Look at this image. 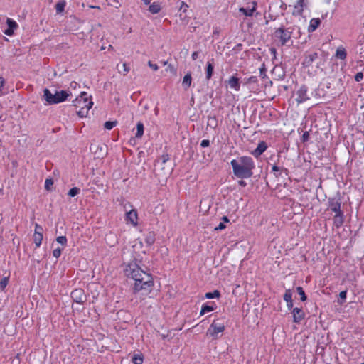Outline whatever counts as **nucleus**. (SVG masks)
<instances>
[{
  "label": "nucleus",
  "instance_id": "1",
  "mask_svg": "<svg viewBox=\"0 0 364 364\" xmlns=\"http://www.w3.org/2000/svg\"><path fill=\"white\" fill-rule=\"evenodd\" d=\"M125 273L135 281L133 287L135 294L145 295L151 291L154 285L152 277L142 270L136 263H130L126 268Z\"/></svg>",
  "mask_w": 364,
  "mask_h": 364
},
{
  "label": "nucleus",
  "instance_id": "2",
  "mask_svg": "<svg viewBox=\"0 0 364 364\" xmlns=\"http://www.w3.org/2000/svg\"><path fill=\"white\" fill-rule=\"evenodd\" d=\"M173 171L172 164L168 154L162 155L155 164L154 172L159 180L166 181Z\"/></svg>",
  "mask_w": 364,
  "mask_h": 364
},
{
  "label": "nucleus",
  "instance_id": "3",
  "mask_svg": "<svg viewBox=\"0 0 364 364\" xmlns=\"http://www.w3.org/2000/svg\"><path fill=\"white\" fill-rule=\"evenodd\" d=\"M93 102L91 97H87L85 92L80 93V95L73 101V105L80 109L77 112L80 117H85L88 114V110L92 107Z\"/></svg>",
  "mask_w": 364,
  "mask_h": 364
},
{
  "label": "nucleus",
  "instance_id": "4",
  "mask_svg": "<svg viewBox=\"0 0 364 364\" xmlns=\"http://www.w3.org/2000/svg\"><path fill=\"white\" fill-rule=\"evenodd\" d=\"M70 95L65 90L55 91L53 94L48 89L43 90V97L49 105L58 104L65 101Z\"/></svg>",
  "mask_w": 364,
  "mask_h": 364
},
{
  "label": "nucleus",
  "instance_id": "5",
  "mask_svg": "<svg viewBox=\"0 0 364 364\" xmlns=\"http://www.w3.org/2000/svg\"><path fill=\"white\" fill-rule=\"evenodd\" d=\"M318 95H319L318 92H316L315 94L314 92H308L305 87H301L296 92V101L299 104L307 100H311L312 103L318 104Z\"/></svg>",
  "mask_w": 364,
  "mask_h": 364
},
{
  "label": "nucleus",
  "instance_id": "6",
  "mask_svg": "<svg viewBox=\"0 0 364 364\" xmlns=\"http://www.w3.org/2000/svg\"><path fill=\"white\" fill-rule=\"evenodd\" d=\"M234 175L237 178H247L252 176V171L249 170L247 167H243L239 164V162L233 159L231 161Z\"/></svg>",
  "mask_w": 364,
  "mask_h": 364
},
{
  "label": "nucleus",
  "instance_id": "7",
  "mask_svg": "<svg viewBox=\"0 0 364 364\" xmlns=\"http://www.w3.org/2000/svg\"><path fill=\"white\" fill-rule=\"evenodd\" d=\"M225 329V323L223 319L218 318L213 321L208 329V333L212 336H216L218 333H221Z\"/></svg>",
  "mask_w": 364,
  "mask_h": 364
},
{
  "label": "nucleus",
  "instance_id": "8",
  "mask_svg": "<svg viewBox=\"0 0 364 364\" xmlns=\"http://www.w3.org/2000/svg\"><path fill=\"white\" fill-rule=\"evenodd\" d=\"M90 150L97 159H102L107 154V146L105 144H92Z\"/></svg>",
  "mask_w": 364,
  "mask_h": 364
},
{
  "label": "nucleus",
  "instance_id": "9",
  "mask_svg": "<svg viewBox=\"0 0 364 364\" xmlns=\"http://www.w3.org/2000/svg\"><path fill=\"white\" fill-rule=\"evenodd\" d=\"M73 300L79 304H82L86 301V295L82 289H76L71 293Z\"/></svg>",
  "mask_w": 364,
  "mask_h": 364
},
{
  "label": "nucleus",
  "instance_id": "10",
  "mask_svg": "<svg viewBox=\"0 0 364 364\" xmlns=\"http://www.w3.org/2000/svg\"><path fill=\"white\" fill-rule=\"evenodd\" d=\"M132 249L136 257H141L146 253V249L141 240H136L132 245Z\"/></svg>",
  "mask_w": 364,
  "mask_h": 364
},
{
  "label": "nucleus",
  "instance_id": "11",
  "mask_svg": "<svg viewBox=\"0 0 364 364\" xmlns=\"http://www.w3.org/2000/svg\"><path fill=\"white\" fill-rule=\"evenodd\" d=\"M275 34L280 39L282 45L285 44L291 38V33L282 28H278Z\"/></svg>",
  "mask_w": 364,
  "mask_h": 364
},
{
  "label": "nucleus",
  "instance_id": "12",
  "mask_svg": "<svg viewBox=\"0 0 364 364\" xmlns=\"http://www.w3.org/2000/svg\"><path fill=\"white\" fill-rule=\"evenodd\" d=\"M105 240L106 243L110 247L115 246L118 242L117 235L112 232L106 234Z\"/></svg>",
  "mask_w": 364,
  "mask_h": 364
},
{
  "label": "nucleus",
  "instance_id": "13",
  "mask_svg": "<svg viewBox=\"0 0 364 364\" xmlns=\"http://www.w3.org/2000/svg\"><path fill=\"white\" fill-rule=\"evenodd\" d=\"M294 322L299 323L304 318V312L301 309L294 308L292 311Z\"/></svg>",
  "mask_w": 364,
  "mask_h": 364
},
{
  "label": "nucleus",
  "instance_id": "14",
  "mask_svg": "<svg viewBox=\"0 0 364 364\" xmlns=\"http://www.w3.org/2000/svg\"><path fill=\"white\" fill-rule=\"evenodd\" d=\"M239 164L243 167H247L249 170L252 171L254 168L253 162L251 158L250 157H242L238 161Z\"/></svg>",
  "mask_w": 364,
  "mask_h": 364
},
{
  "label": "nucleus",
  "instance_id": "15",
  "mask_svg": "<svg viewBox=\"0 0 364 364\" xmlns=\"http://www.w3.org/2000/svg\"><path fill=\"white\" fill-rule=\"evenodd\" d=\"M126 218L127 221H129L133 225H137V213L135 210H132L126 213Z\"/></svg>",
  "mask_w": 364,
  "mask_h": 364
},
{
  "label": "nucleus",
  "instance_id": "16",
  "mask_svg": "<svg viewBox=\"0 0 364 364\" xmlns=\"http://www.w3.org/2000/svg\"><path fill=\"white\" fill-rule=\"evenodd\" d=\"M267 148V146L264 141H261L259 143L256 149L253 151V154L255 156H260Z\"/></svg>",
  "mask_w": 364,
  "mask_h": 364
},
{
  "label": "nucleus",
  "instance_id": "17",
  "mask_svg": "<svg viewBox=\"0 0 364 364\" xmlns=\"http://www.w3.org/2000/svg\"><path fill=\"white\" fill-rule=\"evenodd\" d=\"M329 208L336 214H341V203L338 201H331L329 204Z\"/></svg>",
  "mask_w": 364,
  "mask_h": 364
},
{
  "label": "nucleus",
  "instance_id": "18",
  "mask_svg": "<svg viewBox=\"0 0 364 364\" xmlns=\"http://www.w3.org/2000/svg\"><path fill=\"white\" fill-rule=\"evenodd\" d=\"M229 85L235 90H240L239 79L235 76L231 77L228 80Z\"/></svg>",
  "mask_w": 364,
  "mask_h": 364
},
{
  "label": "nucleus",
  "instance_id": "19",
  "mask_svg": "<svg viewBox=\"0 0 364 364\" xmlns=\"http://www.w3.org/2000/svg\"><path fill=\"white\" fill-rule=\"evenodd\" d=\"M304 0H299L297 4L294 6V14L301 15L304 11Z\"/></svg>",
  "mask_w": 364,
  "mask_h": 364
},
{
  "label": "nucleus",
  "instance_id": "20",
  "mask_svg": "<svg viewBox=\"0 0 364 364\" xmlns=\"http://www.w3.org/2000/svg\"><path fill=\"white\" fill-rule=\"evenodd\" d=\"M321 21L319 18H313L311 20L310 25L309 26L308 31L309 32L314 31L320 25Z\"/></svg>",
  "mask_w": 364,
  "mask_h": 364
},
{
  "label": "nucleus",
  "instance_id": "21",
  "mask_svg": "<svg viewBox=\"0 0 364 364\" xmlns=\"http://www.w3.org/2000/svg\"><path fill=\"white\" fill-rule=\"evenodd\" d=\"M145 242L146 244V247H150L151 245L154 243L155 235L154 234V232H150L146 235Z\"/></svg>",
  "mask_w": 364,
  "mask_h": 364
},
{
  "label": "nucleus",
  "instance_id": "22",
  "mask_svg": "<svg viewBox=\"0 0 364 364\" xmlns=\"http://www.w3.org/2000/svg\"><path fill=\"white\" fill-rule=\"evenodd\" d=\"M317 58V53H312L306 56L304 60V65L305 66H309L311 65L313 61Z\"/></svg>",
  "mask_w": 364,
  "mask_h": 364
},
{
  "label": "nucleus",
  "instance_id": "23",
  "mask_svg": "<svg viewBox=\"0 0 364 364\" xmlns=\"http://www.w3.org/2000/svg\"><path fill=\"white\" fill-rule=\"evenodd\" d=\"M191 82H192V77H191V73L186 74L183 77V82H182V84L184 86L186 90L188 89L191 86Z\"/></svg>",
  "mask_w": 364,
  "mask_h": 364
},
{
  "label": "nucleus",
  "instance_id": "24",
  "mask_svg": "<svg viewBox=\"0 0 364 364\" xmlns=\"http://www.w3.org/2000/svg\"><path fill=\"white\" fill-rule=\"evenodd\" d=\"M43 240V233L40 232H34L33 234V241L36 244V247H39L41 244Z\"/></svg>",
  "mask_w": 364,
  "mask_h": 364
},
{
  "label": "nucleus",
  "instance_id": "25",
  "mask_svg": "<svg viewBox=\"0 0 364 364\" xmlns=\"http://www.w3.org/2000/svg\"><path fill=\"white\" fill-rule=\"evenodd\" d=\"M254 6H255V3L254 2ZM240 11L244 14L246 16H251L253 14L254 11L255 10V6H253L252 9H245L240 8Z\"/></svg>",
  "mask_w": 364,
  "mask_h": 364
},
{
  "label": "nucleus",
  "instance_id": "26",
  "mask_svg": "<svg viewBox=\"0 0 364 364\" xmlns=\"http://www.w3.org/2000/svg\"><path fill=\"white\" fill-rule=\"evenodd\" d=\"M336 58L344 60L346 58V52L343 48H338L336 53Z\"/></svg>",
  "mask_w": 364,
  "mask_h": 364
},
{
  "label": "nucleus",
  "instance_id": "27",
  "mask_svg": "<svg viewBox=\"0 0 364 364\" xmlns=\"http://www.w3.org/2000/svg\"><path fill=\"white\" fill-rule=\"evenodd\" d=\"M160 10H161L160 5L158 4H156V3H153L152 4H151L149 8V11L151 14H157L160 11Z\"/></svg>",
  "mask_w": 364,
  "mask_h": 364
},
{
  "label": "nucleus",
  "instance_id": "28",
  "mask_svg": "<svg viewBox=\"0 0 364 364\" xmlns=\"http://www.w3.org/2000/svg\"><path fill=\"white\" fill-rule=\"evenodd\" d=\"M213 65L208 62L206 68V79L210 80L213 75Z\"/></svg>",
  "mask_w": 364,
  "mask_h": 364
},
{
  "label": "nucleus",
  "instance_id": "29",
  "mask_svg": "<svg viewBox=\"0 0 364 364\" xmlns=\"http://www.w3.org/2000/svg\"><path fill=\"white\" fill-rule=\"evenodd\" d=\"M132 362L134 364H142L144 358L142 354H136L132 358Z\"/></svg>",
  "mask_w": 364,
  "mask_h": 364
},
{
  "label": "nucleus",
  "instance_id": "30",
  "mask_svg": "<svg viewBox=\"0 0 364 364\" xmlns=\"http://www.w3.org/2000/svg\"><path fill=\"white\" fill-rule=\"evenodd\" d=\"M218 125L217 119L215 117H208V126L215 129Z\"/></svg>",
  "mask_w": 364,
  "mask_h": 364
},
{
  "label": "nucleus",
  "instance_id": "31",
  "mask_svg": "<svg viewBox=\"0 0 364 364\" xmlns=\"http://www.w3.org/2000/svg\"><path fill=\"white\" fill-rule=\"evenodd\" d=\"M137 132L136 134V137L140 138L144 134V125L141 122H138L136 125Z\"/></svg>",
  "mask_w": 364,
  "mask_h": 364
},
{
  "label": "nucleus",
  "instance_id": "32",
  "mask_svg": "<svg viewBox=\"0 0 364 364\" xmlns=\"http://www.w3.org/2000/svg\"><path fill=\"white\" fill-rule=\"evenodd\" d=\"M220 293L218 290H215L213 292H208L205 294V297L207 299H213V298H219Z\"/></svg>",
  "mask_w": 364,
  "mask_h": 364
},
{
  "label": "nucleus",
  "instance_id": "33",
  "mask_svg": "<svg viewBox=\"0 0 364 364\" xmlns=\"http://www.w3.org/2000/svg\"><path fill=\"white\" fill-rule=\"evenodd\" d=\"M334 223L337 227H339L343 223V218L341 214H336L334 217Z\"/></svg>",
  "mask_w": 364,
  "mask_h": 364
},
{
  "label": "nucleus",
  "instance_id": "34",
  "mask_svg": "<svg viewBox=\"0 0 364 364\" xmlns=\"http://www.w3.org/2000/svg\"><path fill=\"white\" fill-rule=\"evenodd\" d=\"M65 3L64 1H59L55 5L57 13H61L64 11Z\"/></svg>",
  "mask_w": 364,
  "mask_h": 364
},
{
  "label": "nucleus",
  "instance_id": "35",
  "mask_svg": "<svg viewBox=\"0 0 364 364\" xmlns=\"http://www.w3.org/2000/svg\"><path fill=\"white\" fill-rule=\"evenodd\" d=\"M9 275L4 277L1 281H0V289L1 290H4V288L6 287V285L8 284V282H9Z\"/></svg>",
  "mask_w": 364,
  "mask_h": 364
},
{
  "label": "nucleus",
  "instance_id": "36",
  "mask_svg": "<svg viewBox=\"0 0 364 364\" xmlns=\"http://www.w3.org/2000/svg\"><path fill=\"white\" fill-rule=\"evenodd\" d=\"M117 121H112V122L108 121L105 123L104 127L105 129L109 130V129H112L117 124Z\"/></svg>",
  "mask_w": 364,
  "mask_h": 364
},
{
  "label": "nucleus",
  "instance_id": "37",
  "mask_svg": "<svg viewBox=\"0 0 364 364\" xmlns=\"http://www.w3.org/2000/svg\"><path fill=\"white\" fill-rule=\"evenodd\" d=\"M296 291H297L298 294L301 296V300L302 301H306V296L305 295L304 291L303 290L302 287H298L296 288Z\"/></svg>",
  "mask_w": 364,
  "mask_h": 364
},
{
  "label": "nucleus",
  "instance_id": "38",
  "mask_svg": "<svg viewBox=\"0 0 364 364\" xmlns=\"http://www.w3.org/2000/svg\"><path fill=\"white\" fill-rule=\"evenodd\" d=\"M213 310V308L210 306L204 305L200 311V314L203 315L205 312L212 311Z\"/></svg>",
  "mask_w": 364,
  "mask_h": 364
},
{
  "label": "nucleus",
  "instance_id": "39",
  "mask_svg": "<svg viewBox=\"0 0 364 364\" xmlns=\"http://www.w3.org/2000/svg\"><path fill=\"white\" fill-rule=\"evenodd\" d=\"M80 192V188H77V187H74L73 188H71L69 192H68V195L71 197H74L77 194H78Z\"/></svg>",
  "mask_w": 364,
  "mask_h": 364
},
{
  "label": "nucleus",
  "instance_id": "40",
  "mask_svg": "<svg viewBox=\"0 0 364 364\" xmlns=\"http://www.w3.org/2000/svg\"><path fill=\"white\" fill-rule=\"evenodd\" d=\"M291 290L288 289V290H286L285 291V294L284 295V299L286 301H291Z\"/></svg>",
  "mask_w": 364,
  "mask_h": 364
},
{
  "label": "nucleus",
  "instance_id": "41",
  "mask_svg": "<svg viewBox=\"0 0 364 364\" xmlns=\"http://www.w3.org/2000/svg\"><path fill=\"white\" fill-rule=\"evenodd\" d=\"M6 23L9 26V28H10L14 29L17 27V23L14 21L10 19V18L7 19Z\"/></svg>",
  "mask_w": 364,
  "mask_h": 364
},
{
  "label": "nucleus",
  "instance_id": "42",
  "mask_svg": "<svg viewBox=\"0 0 364 364\" xmlns=\"http://www.w3.org/2000/svg\"><path fill=\"white\" fill-rule=\"evenodd\" d=\"M53 181L51 178H47L45 182V188L46 190H50V187L53 186Z\"/></svg>",
  "mask_w": 364,
  "mask_h": 364
},
{
  "label": "nucleus",
  "instance_id": "43",
  "mask_svg": "<svg viewBox=\"0 0 364 364\" xmlns=\"http://www.w3.org/2000/svg\"><path fill=\"white\" fill-rule=\"evenodd\" d=\"M56 240L61 245H65L67 242V239L65 236H59L57 237Z\"/></svg>",
  "mask_w": 364,
  "mask_h": 364
},
{
  "label": "nucleus",
  "instance_id": "44",
  "mask_svg": "<svg viewBox=\"0 0 364 364\" xmlns=\"http://www.w3.org/2000/svg\"><path fill=\"white\" fill-rule=\"evenodd\" d=\"M61 250L60 248H56L53 250V255L55 258H58L60 256Z\"/></svg>",
  "mask_w": 364,
  "mask_h": 364
},
{
  "label": "nucleus",
  "instance_id": "45",
  "mask_svg": "<svg viewBox=\"0 0 364 364\" xmlns=\"http://www.w3.org/2000/svg\"><path fill=\"white\" fill-rule=\"evenodd\" d=\"M363 78V74L362 72L358 73L355 76V80L356 82H360Z\"/></svg>",
  "mask_w": 364,
  "mask_h": 364
},
{
  "label": "nucleus",
  "instance_id": "46",
  "mask_svg": "<svg viewBox=\"0 0 364 364\" xmlns=\"http://www.w3.org/2000/svg\"><path fill=\"white\" fill-rule=\"evenodd\" d=\"M309 137V132H305L303 134L302 136H301V141H302L303 142H306V141H308Z\"/></svg>",
  "mask_w": 364,
  "mask_h": 364
},
{
  "label": "nucleus",
  "instance_id": "47",
  "mask_svg": "<svg viewBox=\"0 0 364 364\" xmlns=\"http://www.w3.org/2000/svg\"><path fill=\"white\" fill-rule=\"evenodd\" d=\"M339 297L342 300L341 301V304H342L343 301L345 300L346 298V291H342L341 292H340Z\"/></svg>",
  "mask_w": 364,
  "mask_h": 364
},
{
  "label": "nucleus",
  "instance_id": "48",
  "mask_svg": "<svg viewBox=\"0 0 364 364\" xmlns=\"http://www.w3.org/2000/svg\"><path fill=\"white\" fill-rule=\"evenodd\" d=\"M148 65L154 70H157L159 69L158 65L156 64L152 63L151 61L148 62Z\"/></svg>",
  "mask_w": 364,
  "mask_h": 364
},
{
  "label": "nucleus",
  "instance_id": "49",
  "mask_svg": "<svg viewBox=\"0 0 364 364\" xmlns=\"http://www.w3.org/2000/svg\"><path fill=\"white\" fill-rule=\"evenodd\" d=\"M209 145H210V141H209V140H207V139L203 140L200 144V146L202 147H208Z\"/></svg>",
  "mask_w": 364,
  "mask_h": 364
},
{
  "label": "nucleus",
  "instance_id": "50",
  "mask_svg": "<svg viewBox=\"0 0 364 364\" xmlns=\"http://www.w3.org/2000/svg\"><path fill=\"white\" fill-rule=\"evenodd\" d=\"M43 228L41 225H39L38 224L36 223V225H35V231H34V232H40L41 233H43Z\"/></svg>",
  "mask_w": 364,
  "mask_h": 364
},
{
  "label": "nucleus",
  "instance_id": "51",
  "mask_svg": "<svg viewBox=\"0 0 364 364\" xmlns=\"http://www.w3.org/2000/svg\"><path fill=\"white\" fill-rule=\"evenodd\" d=\"M5 84V80L3 77H0V95H2V90H1V88L4 87Z\"/></svg>",
  "mask_w": 364,
  "mask_h": 364
},
{
  "label": "nucleus",
  "instance_id": "52",
  "mask_svg": "<svg viewBox=\"0 0 364 364\" xmlns=\"http://www.w3.org/2000/svg\"><path fill=\"white\" fill-rule=\"evenodd\" d=\"M12 364H20V359H19V354H18L16 355V357H15L12 362H11Z\"/></svg>",
  "mask_w": 364,
  "mask_h": 364
},
{
  "label": "nucleus",
  "instance_id": "53",
  "mask_svg": "<svg viewBox=\"0 0 364 364\" xmlns=\"http://www.w3.org/2000/svg\"><path fill=\"white\" fill-rule=\"evenodd\" d=\"M225 228V225L223 223H220L218 226H216L214 229L215 230H223Z\"/></svg>",
  "mask_w": 364,
  "mask_h": 364
},
{
  "label": "nucleus",
  "instance_id": "54",
  "mask_svg": "<svg viewBox=\"0 0 364 364\" xmlns=\"http://www.w3.org/2000/svg\"><path fill=\"white\" fill-rule=\"evenodd\" d=\"M122 68H123V70L127 73L129 70H130V68L129 67H128V65H127V63H123L122 64Z\"/></svg>",
  "mask_w": 364,
  "mask_h": 364
},
{
  "label": "nucleus",
  "instance_id": "55",
  "mask_svg": "<svg viewBox=\"0 0 364 364\" xmlns=\"http://www.w3.org/2000/svg\"><path fill=\"white\" fill-rule=\"evenodd\" d=\"M5 34H6L7 36H11L13 34L14 31H13V28H9L8 29H6L5 31Z\"/></svg>",
  "mask_w": 364,
  "mask_h": 364
},
{
  "label": "nucleus",
  "instance_id": "56",
  "mask_svg": "<svg viewBox=\"0 0 364 364\" xmlns=\"http://www.w3.org/2000/svg\"><path fill=\"white\" fill-rule=\"evenodd\" d=\"M187 8H188V5L186 4H185L184 2H182L181 6V10L182 9L183 11V12H185L186 11Z\"/></svg>",
  "mask_w": 364,
  "mask_h": 364
},
{
  "label": "nucleus",
  "instance_id": "57",
  "mask_svg": "<svg viewBox=\"0 0 364 364\" xmlns=\"http://www.w3.org/2000/svg\"><path fill=\"white\" fill-rule=\"evenodd\" d=\"M198 52L195 51V52H193V54H192V59H193V60H196L198 58Z\"/></svg>",
  "mask_w": 364,
  "mask_h": 364
},
{
  "label": "nucleus",
  "instance_id": "58",
  "mask_svg": "<svg viewBox=\"0 0 364 364\" xmlns=\"http://www.w3.org/2000/svg\"><path fill=\"white\" fill-rule=\"evenodd\" d=\"M77 85V83L75 81L70 82V87H72L73 89H75Z\"/></svg>",
  "mask_w": 364,
  "mask_h": 364
},
{
  "label": "nucleus",
  "instance_id": "59",
  "mask_svg": "<svg viewBox=\"0 0 364 364\" xmlns=\"http://www.w3.org/2000/svg\"><path fill=\"white\" fill-rule=\"evenodd\" d=\"M287 307L288 309H291L293 307V301L291 300V301H287Z\"/></svg>",
  "mask_w": 364,
  "mask_h": 364
},
{
  "label": "nucleus",
  "instance_id": "60",
  "mask_svg": "<svg viewBox=\"0 0 364 364\" xmlns=\"http://www.w3.org/2000/svg\"><path fill=\"white\" fill-rule=\"evenodd\" d=\"M168 69H169L171 72H175V69H174L173 66L171 64H168V65L167 70Z\"/></svg>",
  "mask_w": 364,
  "mask_h": 364
},
{
  "label": "nucleus",
  "instance_id": "61",
  "mask_svg": "<svg viewBox=\"0 0 364 364\" xmlns=\"http://www.w3.org/2000/svg\"><path fill=\"white\" fill-rule=\"evenodd\" d=\"M238 183H239L241 186H246V183H245L244 181H242V180L238 182Z\"/></svg>",
  "mask_w": 364,
  "mask_h": 364
},
{
  "label": "nucleus",
  "instance_id": "62",
  "mask_svg": "<svg viewBox=\"0 0 364 364\" xmlns=\"http://www.w3.org/2000/svg\"><path fill=\"white\" fill-rule=\"evenodd\" d=\"M222 220H223L224 222H225V223H228V222H229V219L228 218V217H227V216H223V217L222 218Z\"/></svg>",
  "mask_w": 364,
  "mask_h": 364
},
{
  "label": "nucleus",
  "instance_id": "63",
  "mask_svg": "<svg viewBox=\"0 0 364 364\" xmlns=\"http://www.w3.org/2000/svg\"><path fill=\"white\" fill-rule=\"evenodd\" d=\"M144 4L148 5L150 4L151 0H141Z\"/></svg>",
  "mask_w": 364,
  "mask_h": 364
},
{
  "label": "nucleus",
  "instance_id": "64",
  "mask_svg": "<svg viewBox=\"0 0 364 364\" xmlns=\"http://www.w3.org/2000/svg\"><path fill=\"white\" fill-rule=\"evenodd\" d=\"M154 111H155V115L157 116L158 115V112H159L158 108L155 107Z\"/></svg>",
  "mask_w": 364,
  "mask_h": 364
}]
</instances>
